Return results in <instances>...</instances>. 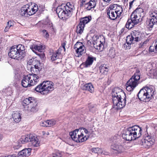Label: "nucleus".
I'll use <instances>...</instances> for the list:
<instances>
[{
  "label": "nucleus",
  "instance_id": "nucleus-7",
  "mask_svg": "<svg viewBox=\"0 0 157 157\" xmlns=\"http://www.w3.org/2000/svg\"><path fill=\"white\" fill-rule=\"evenodd\" d=\"M154 93V91L152 88L145 87L140 90L137 96L140 101L147 102L153 98Z\"/></svg>",
  "mask_w": 157,
  "mask_h": 157
},
{
  "label": "nucleus",
  "instance_id": "nucleus-9",
  "mask_svg": "<svg viewBox=\"0 0 157 157\" xmlns=\"http://www.w3.org/2000/svg\"><path fill=\"white\" fill-rule=\"evenodd\" d=\"M22 104L25 108H27L28 111L35 112L38 110L36 100L33 97H29L24 99L22 101Z\"/></svg>",
  "mask_w": 157,
  "mask_h": 157
},
{
  "label": "nucleus",
  "instance_id": "nucleus-15",
  "mask_svg": "<svg viewBox=\"0 0 157 157\" xmlns=\"http://www.w3.org/2000/svg\"><path fill=\"white\" fill-rule=\"evenodd\" d=\"M81 4L80 6H84L87 10H90L95 7L96 6L95 2L94 0H80Z\"/></svg>",
  "mask_w": 157,
  "mask_h": 157
},
{
  "label": "nucleus",
  "instance_id": "nucleus-14",
  "mask_svg": "<svg viewBox=\"0 0 157 157\" xmlns=\"http://www.w3.org/2000/svg\"><path fill=\"white\" fill-rule=\"evenodd\" d=\"M90 20V19L87 17L81 18L79 24L77 27V33L81 34L83 32L85 24L89 22Z\"/></svg>",
  "mask_w": 157,
  "mask_h": 157
},
{
  "label": "nucleus",
  "instance_id": "nucleus-51",
  "mask_svg": "<svg viewBox=\"0 0 157 157\" xmlns=\"http://www.w3.org/2000/svg\"><path fill=\"white\" fill-rule=\"evenodd\" d=\"M111 0H103L104 2L109 3Z\"/></svg>",
  "mask_w": 157,
  "mask_h": 157
},
{
  "label": "nucleus",
  "instance_id": "nucleus-17",
  "mask_svg": "<svg viewBox=\"0 0 157 157\" xmlns=\"http://www.w3.org/2000/svg\"><path fill=\"white\" fill-rule=\"evenodd\" d=\"M75 47L77 48L76 50V53L75 54L76 57H80L85 53V48L82 42H77L75 45Z\"/></svg>",
  "mask_w": 157,
  "mask_h": 157
},
{
  "label": "nucleus",
  "instance_id": "nucleus-45",
  "mask_svg": "<svg viewBox=\"0 0 157 157\" xmlns=\"http://www.w3.org/2000/svg\"><path fill=\"white\" fill-rule=\"evenodd\" d=\"M75 7L74 5H72L69 4V12H72L75 10Z\"/></svg>",
  "mask_w": 157,
  "mask_h": 157
},
{
  "label": "nucleus",
  "instance_id": "nucleus-38",
  "mask_svg": "<svg viewBox=\"0 0 157 157\" xmlns=\"http://www.w3.org/2000/svg\"><path fill=\"white\" fill-rule=\"evenodd\" d=\"M138 34V33H137L136 32L132 33L131 37L132 39H138L139 37Z\"/></svg>",
  "mask_w": 157,
  "mask_h": 157
},
{
  "label": "nucleus",
  "instance_id": "nucleus-10",
  "mask_svg": "<svg viewBox=\"0 0 157 157\" xmlns=\"http://www.w3.org/2000/svg\"><path fill=\"white\" fill-rule=\"evenodd\" d=\"M37 75H29L25 76L21 81V85L24 87H28L36 85L39 81Z\"/></svg>",
  "mask_w": 157,
  "mask_h": 157
},
{
  "label": "nucleus",
  "instance_id": "nucleus-54",
  "mask_svg": "<svg viewBox=\"0 0 157 157\" xmlns=\"http://www.w3.org/2000/svg\"><path fill=\"white\" fill-rule=\"evenodd\" d=\"M155 49L157 50V44L155 46Z\"/></svg>",
  "mask_w": 157,
  "mask_h": 157
},
{
  "label": "nucleus",
  "instance_id": "nucleus-22",
  "mask_svg": "<svg viewBox=\"0 0 157 157\" xmlns=\"http://www.w3.org/2000/svg\"><path fill=\"white\" fill-rule=\"evenodd\" d=\"M110 6L111 8L113 9L118 16L120 17L123 11L121 6L116 4L111 5Z\"/></svg>",
  "mask_w": 157,
  "mask_h": 157
},
{
  "label": "nucleus",
  "instance_id": "nucleus-18",
  "mask_svg": "<svg viewBox=\"0 0 157 157\" xmlns=\"http://www.w3.org/2000/svg\"><path fill=\"white\" fill-rule=\"evenodd\" d=\"M150 21L148 26L150 28H152L154 25L157 23V12L153 11H150L149 13Z\"/></svg>",
  "mask_w": 157,
  "mask_h": 157
},
{
  "label": "nucleus",
  "instance_id": "nucleus-28",
  "mask_svg": "<svg viewBox=\"0 0 157 157\" xmlns=\"http://www.w3.org/2000/svg\"><path fill=\"white\" fill-rule=\"evenodd\" d=\"M83 90L89 91L90 93H92L94 91V86L91 83L85 84L83 86Z\"/></svg>",
  "mask_w": 157,
  "mask_h": 157
},
{
  "label": "nucleus",
  "instance_id": "nucleus-25",
  "mask_svg": "<svg viewBox=\"0 0 157 157\" xmlns=\"http://www.w3.org/2000/svg\"><path fill=\"white\" fill-rule=\"evenodd\" d=\"M42 69V67L41 65H38L36 66H34V67H32L30 68L31 72L32 73L31 75H37L36 74L39 73L40 71Z\"/></svg>",
  "mask_w": 157,
  "mask_h": 157
},
{
  "label": "nucleus",
  "instance_id": "nucleus-35",
  "mask_svg": "<svg viewBox=\"0 0 157 157\" xmlns=\"http://www.w3.org/2000/svg\"><path fill=\"white\" fill-rule=\"evenodd\" d=\"M47 127L52 126L55 125L56 123V121L54 120H47Z\"/></svg>",
  "mask_w": 157,
  "mask_h": 157
},
{
  "label": "nucleus",
  "instance_id": "nucleus-8",
  "mask_svg": "<svg viewBox=\"0 0 157 157\" xmlns=\"http://www.w3.org/2000/svg\"><path fill=\"white\" fill-rule=\"evenodd\" d=\"M54 83L49 81H44L38 85L35 88L36 92L40 93L42 95L47 94L54 90Z\"/></svg>",
  "mask_w": 157,
  "mask_h": 157
},
{
  "label": "nucleus",
  "instance_id": "nucleus-46",
  "mask_svg": "<svg viewBox=\"0 0 157 157\" xmlns=\"http://www.w3.org/2000/svg\"><path fill=\"white\" fill-rule=\"evenodd\" d=\"M149 51L150 52H155V51H157L155 49V47L153 46H151L149 48Z\"/></svg>",
  "mask_w": 157,
  "mask_h": 157
},
{
  "label": "nucleus",
  "instance_id": "nucleus-30",
  "mask_svg": "<svg viewBox=\"0 0 157 157\" xmlns=\"http://www.w3.org/2000/svg\"><path fill=\"white\" fill-rule=\"evenodd\" d=\"M12 117L14 121L16 123H19L21 120V117L20 114L18 112H16L13 114Z\"/></svg>",
  "mask_w": 157,
  "mask_h": 157
},
{
  "label": "nucleus",
  "instance_id": "nucleus-50",
  "mask_svg": "<svg viewBox=\"0 0 157 157\" xmlns=\"http://www.w3.org/2000/svg\"><path fill=\"white\" fill-rule=\"evenodd\" d=\"M144 44L143 43L141 42L140 45V48H142L143 46H144Z\"/></svg>",
  "mask_w": 157,
  "mask_h": 157
},
{
  "label": "nucleus",
  "instance_id": "nucleus-34",
  "mask_svg": "<svg viewBox=\"0 0 157 157\" xmlns=\"http://www.w3.org/2000/svg\"><path fill=\"white\" fill-rule=\"evenodd\" d=\"M108 55L111 58H114L115 57L116 52L115 49L111 47L110 48L108 53Z\"/></svg>",
  "mask_w": 157,
  "mask_h": 157
},
{
  "label": "nucleus",
  "instance_id": "nucleus-20",
  "mask_svg": "<svg viewBox=\"0 0 157 157\" xmlns=\"http://www.w3.org/2000/svg\"><path fill=\"white\" fill-rule=\"evenodd\" d=\"M65 44L64 43L62 44V47L59 48L57 51L53 53L52 55L51 56V59L52 61H55L57 59L61 58L62 56L61 50L62 48L64 49V51H65Z\"/></svg>",
  "mask_w": 157,
  "mask_h": 157
},
{
  "label": "nucleus",
  "instance_id": "nucleus-5",
  "mask_svg": "<svg viewBox=\"0 0 157 157\" xmlns=\"http://www.w3.org/2000/svg\"><path fill=\"white\" fill-rule=\"evenodd\" d=\"M25 53L24 46L19 44L16 46H13L10 48L8 55L12 59L20 60L25 57Z\"/></svg>",
  "mask_w": 157,
  "mask_h": 157
},
{
  "label": "nucleus",
  "instance_id": "nucleus-43",
  "mask_svg": "<svg viewBox=\"0 0 157 157\" xmlns=\"http://www.w3.org/2000/svg\"><path fill=\"white\" fill-rule=\"evenodd\" d=\"M151 73L153 75V76L157 77V70L155 69L151 70Z\"/></svg>",
  "mask_w": 157,
  "mask_h": 157
},
{
  "label": "nucleus",
  "instance_id": "nucleus-40",
  "mask_svg": "<svg viewBox=\"0 0 157 157\" xmlns=\"http://www.w3.org/2000/svg\"><path fill=\"white\" fill-rule=\"evenodd\" d=\"M5 92H7V95H11V94H12V93L13 92L11 90V89L10 88H6L5 89V91H4Z\"/></svg>",
  "mask_w": 157,
  "mask_h": 157
},
{
  "label": "nucleus",
  "instance_id": "nucleus-52",
  "mask_svg": "<svg viewBox=\"0 0 157 157\" xmlns=\"http://www.w3.org/2000/svg\"><path fill=\"white\" fill-rule=\"evenodd\" d=\"M149 40H146L145 41H144V42L143 43L144 44H146L147 43V42L149 41Z\"/></svg>",
  "mask_w": 157,
  "mask_h": 157
},
{
  "label": "nucleus",
  "instance_id": "nucleus-55",
  "mask_svg": "<svg viewBox=\"0 0 157 157\" xmlns=\"http://www.w3.org/2000/svg\"><path fill=\"white\" fill-rule=\"evenodd\" d=\"M130 37V36H127V38H129V37Z\"/></svg>",
  "mask_w": 157,
  "mask_h": 157
},
{
  "label": "nucleus",
  "instance_id": "nucleus-29",
  "mask_svg": "<svg viewBox=\"0 0 157 157\" xmlns=\"http://www.w3.org/2000/svg\"><path fill=\"white\" fill-rule=\"evenodd\" d=\"M45 24L48 25V27L52 33H55V29L54 28L52 23L49 19L46 20Z\"/></svg>",
  "mask_w": 157,
  "mask_h": 157
},
{
  "label": "nucleus",
  "instance_id": "nucleus-42",
  "mask_svg": "<svg viewBox=\"0 0 157 157\" xmlns=\"http://www.w3.org/2000/svg\"><path fill=\"white\" fill-rule=\"evenodd\" d=\"M35 53L38 55L41 59H44L45 57V55L44 53H41L40 52V53H38L36 52H35Z\"/></svg>",
  "mask_w": 157,
  "mask_h": 157
},
{
  "label": "nucleus",
  "instance_id": "nucleus-26",
  "mask_svg": "<svg viewBox=\"0 0 157 157\" xmlns=\"http://www.w3.org/2000/svg\"><path fill=\"white\" fill-rule=\"evenodd\" d=\"M98 41L96 42L94 44V47L96 49L99 51H101L103 49L104 45L103 42H101V41L98 40Z\"/></svg>",
  "mask_w": 157,
  "mask_h": 157
},
{
  "label": "nucleus",
  "instance_id": "nucleus-21",
  "mask_svg": "<svg viewBox=\"0 0 157 157\" xmlns=\"http://www.w3.org/2000/svg\"><path fill=\"white\" fill-rule=\"evenodd\" d=\"M110 6L107 11V15L111 20H114L120 17L118 16L116 13L113 9L111 8Z\"/></svg>",
  "mask_w": 157,
  "mask_h": 157
},
{
  "label": "nucleus",
  "instance_id": "nucleus-11",
  "mask_svg": "<svg viewBox=\"0 0 157 157\" xmlns=\"http://www.w3.org/2000/svg\"><path fill=\"white\" fill-rule=\"evenodd\" d=\"M68 4L69 2H67L65 5L64 4H62L61 6H58L56 10L59 17L65 21L67 20L69 18V6L68 5Z\"/></svg>",
  "mask_w": 157,
  "mask_h": 157
},
{
  "label": "nucleus",
  "instance_id": "nucleus-53",
  "mask_svg": "<svg viewBox=\"0 0 157 157\" xmlns=\"http://www.w3.org/2000/svg\"><path fill=\"white\" fill-rule=\"evenodd\" d=\"M3 137V136L2 134H0V141L2 140Z\"/></svg>",
  "mask_w": 157,
  "mask_h": 157
},
{
  "label": "nucleus",
  "instance_id": "nucleus-3",
  "mask_svg": "<svg viewBox=\"0 0 157 157\" xmlns=\"http://www.w3.org/2000/svg\"><path fill=\"white\" fill-rule=\"evenodd\" d=\"M142 133L141 128L136 125L128 128L123 134L122 137L126 140L131 141L140 138L141 136Z\"/></svg>",
  "mask_w": 157,
  "mask_h": 157
},
{
  "label": "nucleus",
  "instance_id": "nucleus-1",
  "mask_svg": "<svg viewBox=\"0 0 157 157\" xmlns=\"http://www.w3.org/2000/svg\"><path fill=\"white\" fill-rule=\"evenodd\" d=\"M113 108L117 110L123 108L126 105V96L123 90L119 87L113 89L112 93Z\"/></svg>",
  "mask_w": 157,
  "mask_h": 157
},
{
  "label": "nucleus",
  "instance_id": "nucleus-6",
  "mask_svg": "<svg viewBox=\"0 0 157 157\" xmlns=\"http://www.w3.org/2000/svg\"><path fill=\"white\" fill-rule=\"evenodd\" d=\"M88 132L86 128H82L70 132L69 135L71 138V140L77 142H82L88 139L89 137L85 135Z\"/></svg>",
  "mask_w": 157,
  "mask_h": 157
},
{
  "label": "nucleus",
  "instance_id": "nucleus-33",
  "mask_svg": "<svg viewBox=\"0 0 157 157\" xmlns=\"http://www.w3.org/2000/svg\"><path fill=\"white\" fill-rule=\"evenodd\" d=\"M133 40H126V43L124 44V48L125 49H129Z\"/></svg>",
  "mask_w": 157,
  "mask_h": 157
},
{
  "label": "nucleus",
  "instance_id": "nucleus-32",
  "mask_svg": "<svg viewBox=\"0 0 157 157\" xmlns=\"http://www.w3.org/2000/svg\"><path fill=\"white\" fill-rule=\"evenodd\" d=\"M14 25V21L13 20H10L7 23L6 26V27L4 31L7 32L8 31L10 27H13Z\"/></svg>",
  "mask_w": 157,
  "mask_h": 157
},
{
  "label": "nucleus",
  "instance_id": "nucleus-37",
  "mask_svg": "<svg viewBox=\"0 0 157 157\" xmlns=\"http://www.w3.org/2000/svg\"><path fill=\"white\" fill-rule=\"evenodd\" d=\"M62 152L58 151L55 153L53 154L49 157H62Z\"/></svg>",
  "mask_w": 157,
  "mask_h": 157
},
{
  "label": "nucleus",
  "instance_id": "nucleus-41",
  "mask_svg": "<svg viewBox=\"0 0 157 157\" xmlns=\"http://www.w3.org/2000/svg\"><path fill=\"white\" fill-rule=\"evenodd\" d=\"M42 33L43 34L44 36L46 38H47L49 36V34L48 32L45 30H43L42 31Z\"/></svg>",
  "mask_w": 157,
  "mask_h": 157
},
{
  "label": "nucleus",
  "instance_id": "nucleus-49",
  "mask_svg": "<svg viewBox=\"0 0 157 157\" xmlns=\"http://www.w3.org/2000/svg\"><path fill=\"white\" fill-rule=\"evenodd\" d=\"M134 1V0H133L132 1L130 2L129 3V9H130L132 7V5Z\"/></svg>",
  "mask_w": 157,
  "mask_h": 157
},
{
  "label": "nucleus",
  "instance_id": "nucleus-36",
  "mask_svg": "<svg viewBox=\"0 0 157 157\" xmlns=\"http://www.w3.org/2000/svg\"><path fill=\"white\" fill-rule=\"evenodd\" d=\"M92 152L98 154H101L102 153V150L98 147L93 148L92 149Z\"/></svg>",
  "mask_w": 157,
  "mask_h": 157
},
{
  "label": "nucleus",
  "instance_id": "nucleus-12",
  "mask_svg": "<svg viewBox=\"0 0 157 157\" xmlns=\"http://www.w3.org/2000/svg\"><path fill=\"white\" fill-rule=\"evenodd\" d=\"M20 140L22 144H25L28 142H30L32 145L33 147H38L40 146V142L38 139L37 137L32 135L23 136H21Z\"/></svg>",
  "mask_w": 157,
  "mask_h": 157
},
{
  "label": "nucleus",
  "instance_id": "nucleus-39",
  "mask_svg": "<svg viewBox=\"0 0 157 157\" xmlns=\"http://www.w3.org/2000/svg\"><path fill=\"white\" fill-rule=\"evenodd\" d=\"M34 49H35V50L39 52H41L42 50V47L37 45H35L34 47Z\"/></svg>",
  "mask_w": 157,
  "mask_h": 157
},
{
  "label": "nucleus",
  "instance_id": "nucleus-44",
  "mask_svg": "<svg viewBox=\"0 0 157 157\" xmlns=\"http://www.w3.org/2000/svg\"><path fill=\"white\" fill-rule=\"evenodd\" d=\"M40 125L42 126L47 127V121H41L40 123Z\"/></svg>",
  "mask_w": 157,
  "mask_h": 157
},
{
  "label": "nucleus",
  "instance_id": "nucleus-2",
  "mask_svg": "<svg viewBox=\"0 0 157 157\" xmlns=\"http://www.w3.org/2000/svg\"><path fill=\"white\" fill-rule=\"evenodd\" d=\"M144 16V10L142 8L136 9L131 15L130 19L128 20L125 26L128 29H131L134 26L141 21Z\"/></svg>",
  "mask_w": 157,
  "mask_h": 157
},
{
  "label": "nucleus",
  "instance_id": "nucleus-24",
  "mask_svg": "<svg viewBox=\"0 0 157 157\" xmlns=\"http://www.w3.org/2000/svg\"><path fill=\"white\" fill-rule=\"evenodd\" d=\"M111 148L118 153L121 152L123 149L122 146L119 143L113 144L111 146Z\"/></svg>",
  "mask_w": 157,
  "mask_h": 157
},
{
  "label": "nucleus",
  "instance_id": "nucleus-4",
  "mask_svg": "<svg viewBox=\"0 0 157 157\" xmlns=\"http://www.w3.org/2000/svg\"><path fill=\"white\" fill-rule=\"evenodd\" d=\"M38 6L36 4L29 5L26 4L22 7L20 11V15L22 16L28 17L35 14L37 11L39 13H41L43 11V6Z\"/></svg>",
  "mask_w": 157,
  "mask_h": 157
},
{
  "label": "nucleus",
  "instance_id": "nucleus-27",
  "mask_svg": "<svg viewBox=\"0 0 157 157\" xmlns=\"http://www.w3.org/2000/svg\"><path fill=\"white\" fill-rule=\"evenodd\" d=\"M29 65H33V66L40 65V61L38 60L37 57H35L30 59L28 62Z\"/></svg>",
  "mask_w": 157,
  "mask_h": 157
},
{
  "label": "nucleus",
  "instance_id": "nucleus-23",
  "mask_svg": "<svg viewBox=\"0 0 157 157\" xmlns=\"http://www.w3.org/2000/svg\"><path fill=\"white\" fill-rule=\"evenodd\" d=\"M94 61V58L90 56H88L85 62L81 64L80 67H87L92 64Z\"/></svg>",
  "mask_w": 157,
  "mask_h": 157
},
{
  "label": "nucleus",
  "instance_id": "nucleus-56",
  "mask_svg": "<svg viewBox=\"0 0 157 157\" xmlns=\"http://www.w3.org/2000/svg\"><path fill=\"white\" fill-rule=\"evenodd\" d=\"M137 42V41H138V40H135Z\"/></svg>",
  "mask_w": 157,
  "mask_h": 157
},
{
  "label": "nucleus",
  "instance_id": "nucleus-19",
  "mask_svg": "<svg viewBox=\"0 0 157 157\" xmlns=\"http://www.w3.org/2000/svg\"><path fill=\"white\" fill-rule=\"evenodd\" d=\"M150 136H147L145 139H142L141 140L140 144L144 147L149 148L153 145L154 143V140Z\"/></svg>",
  "mask_w": 157,
  "mask_h": 157
},
{
  "label": "nucleus",
  "instance_id": "nucleus-47",
  "mask_svg": "<svg viewBox=\"0 0 157 157\" xmlns=\"http://www.w3.org/2000/svg\"><path fill=\"white\" fill-rule=\"evenodd\" d=\"M95 37L96 38V39H104L105 38L103 35H100L99 36H95Z\"/></svg>",
  "mask_w": 157,
  "mask_h": 157
},
{
  "label": "nucleus",
  "instance_id": "nucleus-13",
  "mask_svg": "<svg viewBox=\"0 0 157 157\" xmlns=\"http://www.w3.org/2000/svg\"><path fill=\"white\" fill-rule=\"evenodd\" d=\"M140 78L139 75H133L127 82L126 90L129 91L132 90L138 84Z\"/></svg>",
  "mask_w": 157,
  "mask_h": 157
},
{
  "label": "nucleus",
  "instance_id": "nucleus-31",
  "mask_svg": "<svg viewBox=\"0 0 157 157\" xmlns=\"http://www.w3.org/2000/svg\"><path fill=\"white\" fill-rule=\"evenodd\" d=\"M100 73L103 74H106L109 69L106 65H103L101 66L99 68Z\"/></svg>",
  "mask_w": 157,
  "mask_h": 157
},
{
  "label": "nucleus",
  "instance_id": "nucleus-16",
  "mask_svg": "<svg viewBox=\"0 0 157 157\" xmlns=\"http://www.w3.org/2000/svg\"><path fill=\"white\" fill-rule=\"evenodd\" d=\"M32 149L31 148H25L20 151L17 155L12 154L2 157H28L31 154Z\"/></svg>",
  "mask_w": 157,
  "mask_h": 157
},
{
  "label": "nucleus",
  "instance_id": "nucleus-48",
  "mask_svg": "<svg viewBox=\"0 0 157 157\" xmlns=\"http://www.w3.org/2000/svg\"><path fill=\"white\" fill-rule=\"evenodd\" d=\"M139 75V77H140V71L139 70H136L135 73L133 75Z\"/></svg>",
  "mask_w": 157,
  "mask_h": 157
}]
</instances>
